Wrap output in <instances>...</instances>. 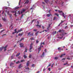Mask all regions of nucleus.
Here are the masks:
<instances>
[{"instance_id":"obj_1","label":"nucleus","mask_w":73,"mask_h":73,"mask_svg":"<svg viewBox=\"0 0 73 73\" xmlns=\"http://www.w3.org/2000/svg\"><path fill=\"white\" fill-rule=\"evenodd\" d=\"M5 12H7V15H9L10 18H11L12 16V15L11 13H10V11H5Z\"/></svg>"},{"instance_id":"obj_2","label":"nucleus","mask_w":73,"mask_h":73,"mask_svg":"<svg viewBox=\"0 0 73 73\" xmlns=\"http://www.w3.org/2000/svg\"><path fill=\"white\" fill-rule=\"evenodd\" d=\"M58 12H59V13H62V16H63V17H64V18H66V16H65V13H64V12H63V11H60L59 10L58 11Z\"/></svg>"},{"instance_id":"obj_3","label":"nucleus","mask_w":73,"mask_h":73,"mask_svg":"<svg viewBox=\"0 0 73 73\" xmlns=\"http://www.w3.org/2000/svg\"><path fill=\"white\" fill-rule=\"evenodd\" d=\"M49 12V13L50 14H47V16H48V17H49V16H52V14H51V13H50V10H49V11H48Z\"/></svg>"},{"instance_id":"obj_4","label":"nucleus","mask_w":73,"mask_h":73,"mask_svg":"<svg viewBox=\"0 0 73 73\" xmlns=\"http://www.w3.org/2000/svg\"><path fill=\"white\" fill-rule=\"evenodd\" d=\"M64 31V30H63V29H62V30H61V29H59V30L58 31V32H61V33H63Z\"/></svg>"},{"instance_id":"obj_5","label":"nucleus","mask_w":73,"mask_h":73,"mask_svg":"<svg viewBox=\"0 0 73 73\" xmlns=\"http://www.w3.org/2000/svg\"><path fill=\"white\" fill-rule=\"evenodd\" d=\"M26 10V9H23V10H22L21 11V14L22 13H23V12H25Z\"/></svg>"},{"instance_id":"obj_6","label":"nucleus","mask_w":73,"mask_h":73,"mask_svg":"<svg viewBox=\"0 0 73 73\" xmlns=\"http://www.w3.org/2000/svg\"><path fill=\"white\" fill-rule=\"evenodd\" d=\"M19 45L21 47H23L24 44L23 43H20Z\"/></svg>"},{"instance_id":"obj_7","label":"nucleus","mask_w":73,"mask_h":73,"mask_svg":"<svg viewBox=\"0 0 73 73\" xmlns=\"http://www.w3.org/2000/svg\"><path fill=\"white\" fill-rule=\"evenodd\" d=\"M23 67V66H22V64H20L18 66V68L19 69H20V68H21L22 67Z\"/></svg>"},{"instance_id":"obj_8","label":"nucleus","mask_w":73,"mask_h":73,"mask_svg":"<svg viewBox=\"0 0 73 73\" xmlns=\"http://www.w3.org/2000/svg\"><path fill=\"white\" fill-rule=\"evenodd\" d=\"M8 45H6L5 46H3V48H4V49H4V51H5V50H6V48L7 46Z\"/></svg>"},{"instance_id":"obj_9","label":"nucleus","mask_w":73,"mask_h":73,"mask_svg":"<svg viewBox=\"0 0 73 73\" xmlns=\"http://www.w3.org/2000/svg\"><path fill=\"white\" fill-rule=\"evenodd\" d=\"M30 64V61H28L27 64V66L28 67L29 66V65Z\"/></svg>"},{"instance_id":"obj_10","label":"nucleus","mask_w":73,"mask_h":73,"mask_svg":"<svg viewBox=\"0 0 73 73\" xmlns=\"http://www.w3.org/2000/svg\"><path fill=\"white\" fill-rule=\"evenodd\" d=\"M17 11H12V12H14V13H15V14H14V15H15L16 16H17Z\"/></svg>"},{"instance_id":"obj_11","label":"nucleus","mask_w":73,"mask_h":73,"mask_svg":"<svg viewBox=\"0 0 73 73\" xmlns=\"http://www.w3.org/2000/svg\"><path fill=\"white\" fill-rule=\"evenodd\" d=\"M26 2L24 3V4H28L29 2V0H26Z\"/></svg>"},{"instance_id":"obj_12","label":"nucleus","mask_w":73,"mask_h":73,"mask_svg":"<svg viewBox=\"0 0 73 73\" xmlns=\"http://www.w3.org/2000/svg\"><path fill=\"white\" fill-rule=\"evenodd\" d=\"M32 47L31 46V45H30V49H29V51H30V52H32V51L31 50H32Z\"/></svg>"},{"instance_id":"obj_13","label":"nucleus","mask_w":73,"mask_h":73,"mask_svg":"<svg viewBox=\"0 0 73 73\" xmlns=\"http://www.w3.org/2000/svg\"><path fill=\"white\" fill-rule=\"evenodd\" d=\"M41 48V46H40L39 48H38V53H40V49Z\"/></svg>"},{"instance_id":"obj_14","label":"nucleus","mask_w":73,"mask_h":73,"mask_svg":"<svg viewBox=\"0 0 73 73\" xmlns=\"http://www.w3.org/2000/svg\"><path fill=\"white\" fill-rule=\"evenodd\" d=\"M41 24L40 25H39V24L38 25H36V26L37 27H39V28H41Z\"/></svg>"},{"instance_id":"obj_15","label":"nucleus","mask_w":73,"mask_h":73,"mask_svg":"<svg viewBox=\"0 0 73 73\" xmlns=\"http://www.w3.org/2000/svg\"><path fill=\"white\" fill-rule=\"evenodd\" d=\"M3 46L0 47V51H2V50L3 49Z\"/></svg>"},{"instance_id":"obj_16","label":"nucleus","mask_w":73,"mask_h":73,"mask_svg":"<svg viewBox=\"0 0 73 73\" xmlns=\"http://www.w3.org/2000/svg\"><path fill=\"white\" fill-rule=\"evenodd\" d=\"M44 52H43V53L42 54V56H40L41 57H44Z\"/></svg>"},{"instance_id":"obj_17","label":"nucleus","mask_w":73,"mask_h":73,"mask_svg":"<svg viewBox=\"0 0 73 73\" xmlns=\"http://www.w3.org/2000/svg\"><path fill=\"white\" fill-rule=\"evenodd\" d=\"M65 55H66V53H64V54H61V56H60V57L61 58L63 56H65Z\"/></svg>"},{"instance_id":"obj_18","label":"nucleus","mask_w":73,"mask_h":73,"mask_svg":"<svg viewBox=\"0 0 73 73\" xmlns=\"http://www.w3.org/2000/svg\"><path fill=\"white\" fill-rule=\"evenodd\" d=\"M25 38L24 37H23V38H22L21 40H20V41H22V40H24Z\"/></svg>"},{"instance_id":"obj_19","label":"nucleus","mask_w":73,"mask_h":73,"mask_svg":"<svg viewBox=\"0 0 73 73\" xmlns=\"http://www.w3.org/2000/svg\"><path fill=\"white\" fill-rule=\"evenodd\" d=\"M25 52H27V47H26L25 48Z\"/></svg>"},{"instance_id":"obj_20","label":"nucleus","mask_w":73,"mask_h":73,"mask_svg":"<svg viewBox=\"0 0 73 73\" xmlns=\"http://www.w3.org/2000/svg\"><path fill=\"white\" fill-rule=\"evenodd\" d=\"M20 53H19L18 54H17L16 55V57H18V56H19L20 55Z\"/></svg>"},{"instance_id":"obj_21","label":"nucleus","mask_w":73,"mask_h":73,"mask_svg":"<svg viewBox=\"0 0 73 73\" xmlns=\"http://www.w3.org/2000/svg\"><path fill=\"white\" fill-rule=\"evenodd\" d=\"M50 25H51V24H49L48 26V28H47V29H48L49 28H50Z\"/></svg>"},{"instance_id":"obj_22","label":"nucleus","mask_w":73,"mask_h":73,"mask_svg":"<svg viewBox=\"0 0 73 73\" xmlns=\"http://www.w3.org/2000/svg\"><path fill=\"white\" fill-rule=\"evenodd\" d=\"M37 19H33L32 21V23H33L34 21H36Z\"/></svg>"},{"instance_id":"obj_23","label":"nucleus","mask_w":73,"mask_h":73,"mask_svg":"<svg viewBox=\"0 0 73 73\" xmlns=\"http://www.w3.org/2000/svg\"><path fill=\"white\" fill-rule=\"evenodd\" d=\"M33 45V44L32 42V43H31V48H32V49L33 48V46H32Z\"/></svg>"},{"instance_id":"obj_24","label":"nucleus","mask_w":73,"mask_h":73,"mask_svg":"<svg viewBox=\"0 0 73 73\" xmlns=\"http://www.w3.org/2000/svg\"><path fill=\"white\" fill-rule=\"evenodd\" d=\"M39 31H38L36 33H35V35H36V36H37V34L38 33V32H39Z\"/></svg>"},{"instance_id":"obj_25","label":"nucleus","mask_w":73,"mask_h":73,"mask_svg":"<svg viewBox=\"0 0 73 73\" xmlns=\"http://www.w3.org/2000/svg\"><path fill=\"white\" fill-rule=\"evenodd\" d=\"M24 57L25 58H27V56H26V55H25V54H24Z\"/></svg>"},{"instance_id":"obj_26","label":"nucleus","mask_w":73,"mask_h":73,"mask_svg":"<svg viewBox=\"0 0 73 73\" xmlns=\"http://www.w3.org/2000/svg\"><path fill=\"white\" fill-rule=\"evenodd\" d=\"M32 67H35V64H32V65L31 66Z\"/></svg>"},{"instance_id":"obj_27","label":"nucleus","mask_w":73,"mask_h":73,"mask_svg":"<svg viewBox=\"0 0 73 73\" xmlns=\"http://www.w3.org/2000/svg\"><path fill=\"white\" fill-rule=\"evenodd\" d=\"M18 31H19V32H21V31H22V29H21V28L20 30V29H19Z\"/></svg>"},{"instance_id":"obj_28","label":"nucleus","mask_w":73,"mask_h":73,"mask_svg":"<svg viewBox=\"0 0 73 73\" xmlns=\"http://www.w3.org/2000/svg\"><path fill=\"white\" fill-rule=\"evenodd\" d=\"M14 64H13V63H11L10 66H12V65H14Z\"/></svg>"},{"instance_id":"obj_29","label":"nucleus","mask_w":73,"mask_h":73,"mask_svg":"<svg viewBox=\"0 0 73 73\" xmlns=\"http://www.w3.org/2000/svg\"><path fill=\"white\" fill-rule=\"evenodd\" d=\"M55 15H56V16H59V14H58V13H55Z\"/></svg>"},{"instance_id":"obj_30","label":"nucleus","mask_w":73,"mask_h":73,"mask_svg":"<svg viewBox=\"0 0 73 73\" xmlns=\"http://www.w3.org/2000/svg\"><path fill=\"white\" fill-rule=\"evenodd\" d=\"M22 33H19L18 36H22Z\"/></svg>"},{"instance_id":"obj_31","label":"nucleus","mask_w":73,"mask_h":73,"mask_svg":"<svg viewBox=\"0 0 73 73\" xmlns=\"http://www.w3.org/2000/svg\"><path fill=\"white\" fill-rule=\"evenodd\" d=\"M2 19L4 21H5L6 20L5 18H3V17H2Z\"/></svg>"},{"instance_id":"obj_32","label":"nucleus","mask_w":73,"mask_h":73,"mask_svg":"<svg viewBox=\"0 0 73 73\" xmlns=\"http://www.w3.org/2000/svg\"><path fill=\"white\" fill-rule=\"evenodd\" d=\"M5 31V29H3V30H2L1 31V33L2 32H3L4 31Z\"/></svg>"},{"instance_id":"obj_33","label":"nucleus","mask_w":73,"mask_h":73,"mask_svg":"<svg viewBox=\"0 0 73 73\" xmlns=\"http://www.w3.org/2000/svg\"><path fill=\"white\" fill-rule=\"evenodd\" d=\"M24 16V14H22V15H21V18H22L23 17V16Z\"/></svg>"},{"instance_id":"obj_34","label":"nucleus","mask_w":73,"mask_h":73,"mask_svg":"<svg viewBox=\"0 0 73 73\" xmlns=\"http://www.w3.org/2000/svg\"><path fill=\"white\" fill-rule=\"evenodd\" d=\"M24 61H25V60H21V62H23Z\"/></svg>"},{"instance_id":"obj_35","label":"nucleus","mask_w":73,"mask_h":73,"mask_svg":"<svg viewBox=\"0 0 73 73\" xmlns=\"http://www.w3.org/2000/svg\"><path fill=\"white\" fill-rule=\"evenodd\" d=\"M31 57H32V55L31 54H30V55L29 56V58H31Z\"/></svg>"},{"instance_id":"obj_36","label":"nucleus","mask_w":73,"mask_h":73,"mask_svg":"<svg viewBox=\"0 0 73 73\" xmlns=\"http://www.w3.org/2000/svg\"><path fill=\"white\" fill-rule=\"evenodd\" d=\"M31 40H35V39H34V37H33V38H31Z\"/></svg>"},{"instance_id":"obj_37","label":"nucleus","mask_w":73,"mask_h":73,"mask_svg":"<svg viewBox=\"0 0 73 73\" xmlns=\"http://www.w3.org/2000/svg\"><path fill=\"white\" fill-rule=\"evenodd\" d=\"M62 68H58V70H61V69H62Z\"/></svg>"},{"instance_id":"obj_38","label":"nucleus","mask_w":73,"mask_h":73,"mask_svg":"<svg viewBox=\"0 0 73 73\" xmlns=\"http://www.w3.org/2000/svg\"><path fill=\"white\" fill-rule=\"evenodd\" d=\"M16 30H17V29H15V33H17V31H16Z\"/></svg>"},{"instance_id":"obj_39","label":"nucleus","mask_w":73,"mask_h":73,"mask_svg":"<svg viewBox=\"0 0 73 73\" xmlns=\"http://www.w3.org/2000/svg\"><path fill=\"white\" fill-rule=\"evenodd\" d=\"M20 62L19 61H17V62H16V64H19V63Z\"/></svg>"},{"instance_id":"obj_40","label":"nucleus","mask_w":73,"mask_h":73,"mask_svg":"<svg viewBox=\"0 0 73 73\" xmlns=\"http://www.w3.org/2000/svg\"><path fill=\"white\" fill-rule=\"evenodd\" d=\"M58 57H55L54 59L55 60H57L58 59Z\"/></svg>"},{"instance_id":"obj_41","label":"nucleus","mask_w":73,"mask_h":73,"mask_svg":"<svg viewBox=\"0 0 73 73\" xmlns=\"http://www.w3.org/2000/svg\"><path fill=\"white\" fill-rule=\"evenodd\" d=\"M39 42V41H38V40H36V44H38V43Z\"/></svg>"},{"instance_id":"obj_42","label":"nucleus","mask_w":73,"mask_h":73,"mask_svg":"<svg viewBox=\"0 0 73 73\" xmlns=\"http://www.w3.org/2000/svg\"><path fill=\"white\" fill-rule=\"evenodd\" d=\"M5 35H6V34H3V35H2V37H3V36H5Z\"/></svg>"},{"instance_id":"obj_43","label":"nucleus","mask_w":73,"mask_h":73,"mask_svg":"<svg viewBox=\"0 0 73 73\" xmlns=\"http://www.w3.org/2000/svg\"><path fill=\"white\" fill-rule=\"evenodd\" d=\"M37 31V29H33V31H35V32H36Z\"/></svg>"},{"instance_id":"obj_44","label":"nucleus","mask_w":73,"mask_h":73,"mask_svg":"<svg viewBox=\"0 0 73 73\" xmlns=\"http://www.w3.org/2000/svg\"><path fill=\"white\" fill-rule=\"evenodd\" d=\"M21 0H19V5H20V3L21 1Z\"/></svg>"},{"instance_id":"obj_45","label":"nucleus","mask_w":73,"mask_h":73,"mask_svg":"<svg viewBox=\"0 0 73 73\" xmlns=\"http://www.w3.org/2000/svg\"><path fill=\"white\" fill-rule=\"evenodd\" d=\"M56 17H54L53 20H54L55 19H56Z\"/></svg>"},{"instance_id":"obj_46","label":"nucleus","mask_w":73,"mask_h":73,"mask_svg":"<svg viewBox=\"0 0 73 73\" xmlns=\"http://www.w3.org/2000/svg\"><path fill=\"white\" fill-rule=\"evenodd\" d=\"M39 21H37V25H39Z\"/></svg>"},{"instance_id":"obj_47","label":"nucleus","mask_w":73,"mask_h":73,"mask_svg":"<svg viewBox=\"0 0 73 73\" xmlns=\"http://www.w3.org/2000/svg\"><path fill=\"white\" fill-rule=\"evenodd\" d=\"M63 22H64L63 21H62V20H61V22L60 23V24H62V23H63Z\"/></svg>"},{"instance_id":"obj_48","label":"nucleus","mask_w":73,"mask_h":73,"mask_svg":"<svg viewBox=\"0 0 73 73\" xmlns=\"http://www.w3.org/2000/svg\"><path fill=\"white\" fill-rule=\"evenodd\" d=\"M19 8H20L19 7H15V9H18Z\"/></svg>"},{"instance_id":"obj_49","label":"nucleus","mask_w":73,"mask_h":73,"mask_svg":"<svg viewBox=\"0 0 73 73\" xmlns=\"http://www.w3.org/2000/svg\"><path fill=\"white\" fill-rule=\"evenodd\" d=\"M68 65L67 63H66L65 64H63V65Z\"/></svg>"},{"instance_id":"obj_50","label":"nucleus","mask_w":73,"mask_h":73,"mask_svg":"<svg viewBox=\"0 0 73 73\" xmlns=\"http://www.w3.org/2000/svg\"><path fill=\"white\" fill-rule=\"evenodd\" d=\"M58 50H61V48H60V47H59V48H58Z\"/></svg>"},{"instance_id":"obj_51","label":"nucleus","mask_w":73,"mask_h":73,"mask_svg":"<svg viewBox=\"0 0 73 73\" xmlns=\"http://www.w3.org/2000/svg\"><path fill=\"white\" fill-rule=\"evenodd\" d=\"M26 69H27V70H29V68H26Z\"/></svg>"},{"instance_id":"obj_52","label":"nucleus","mask_w":73,"mask_h":73,"mask_svg":"<svg viewBox=\"0 0 73 73\" xmlns=\"http://www.w3.org/2000/svg\"><path fill=\"white\" fill-rule=\"evenodd\" d=\"M66 58H63L62 59V60H65L66 59Z\"/></svg>"},{"instance_id":"obj_53","label":"nucleus","mask_w":73,"mask_h":73,"mask_svg":"<svg viewBox=\"0 0 73 73\" xmlns=\"http://www.w3.org/2000/svg\"><path fill=\"white\" fill-rule=\"evenodd\" d=\"M42 29H44L45 28V27H44V26H42Z\"/></svg>"},{"instance_id":"obj_54","label":"nucleus","mask_w":73,"mask_h":73,"mask_svg":"<svg viewBox=\"0 0 73 73\" xmlns=\"http://www.w3.org/2000/svg\"><path fill=\"white\" fill-rule=\"evenodd\" d=\"M2 24L1 23H0V27H2Z\"/></svg>"},{"instance_id":"obj_55","label":"nucleus","mask_w":73,"mask_h":73,"mask_svg":"<svg viewBox=\"0 0 73 73\" xmlns=\"http://www.w3.org/2000/svg\"><path fill=\"white\" fill-rule=\"evenodd\" d=\"M30 33H31V32H29V33H28V36H29V35H30Z\"/></svg>"},{"instance_id":"obj_56","label":"nucleus","mask_w":73,"mask_h":73,"mask_svg":"<svg viewBox=\"0 0 73 73\" xmlns=\"http://www.w3.org/2000/svg\"><path fill=\"white\" fill-rule=\"evenodd\" d=\"M68 28L67 26H66V27H65V29H66V28Z\"/></svg>"},{"instance_id":"obj_57","label":"nucleus","mask_w":73,"mask_h":73,"mask_svg":"<svg viewBox=\"0 0 73 73\" xmlns=\"http://www.w3.org/2000/svg\"><path fill=\"white\" fill-rule=\"evenodd\" d=\"M67 59H68V60H70V58H69L68 57H67Z\"/></svg>"},{"instance_id":"obj_58","label":"nucleus","mask_w":73,"mask_h":73,"mask_svg":"<svg viewBox=\"0 0 73 73\" xmlns=\"http://www.w3.org/2000/svg\"><path fill=\"white\" fill-rule=\"evenodd\" d=\"M42 3L43 4H45L44 2H42Z\"/></svg>"},{"instance_id":"obj_59","label":"nucleus","mask_w":73,"mask_h":73,"mask_svg":"<svg viewBox=\"0 0 73 73\" xmlns=\"http://www.w3.org/2000/svg\"><path fill=\"white\" fill-rule=\"evenodd\" d=\"M17 45H16V44H15L14 46V47H15V46H17Z\"/></svg>"},{"instance_id":"obj_60","label":"nucleus","mask_w":73,"mask_h":73,"mask_svg":"<svg viewBox=\"0 0 73 73\" xmlns=\"http://www.w3.org/2000/svg\"><path fill=\"white\" fill-rule=\"evenodd\" d=\"M48 70H49V71H50V68H48Z\"/></svg>"},{"instance_id":"obj_61","label":"nucleus","mask_w":73,"mask_h":73,"mask_svg":"<svg viewBox=\"0 0 73 73\" xmlns=\"http://www.w3.org/2000/svg\"><path fill=\"white\" fill-rule=\"evenodd\" d=\"M47 50L46 49H45V52H47Z\"/></svg>"},{"instance_id":"obj_62","label":"nucleus","mask_w":73,"mask_h":73,"mask_svg":"<svg viewBox=\"0 0 73 73\" xmlns=\"http://www.w3.org/2000/svg\"><path fill=\"white\" fill-rule=\"evenodd\" d=\"M15 32H13L12 34L13 35L14 34H15Z\"/></svg>"},{"instance_id":"obj_63","label":"nucleus","mask_w":73,"mask_h":73,"mask_svg":"<svg viewBox=\"0 0 73 73\" xmlns=\"http://www.w3.org/2000/svg\"><path fill=\"white\" fill-rule=\"evenodd\" d=\"M43 44V42H42L40 43V45H42Z\"/></svg>"},{"instance_id":"obj_64","label":"nucleus","mask_w":73,"mask_h":73,"mask_svg":"<svg viewBox=\"0 0 73 73\" xmlns=\"http://www.w3.org/2000/svg\"><path fill=\"white\" fill-rule=\"evenodd\" d=\"M42 44L43 45H44L45 44V42H43L42 43Z\"/></svg>"}]
</instances>
